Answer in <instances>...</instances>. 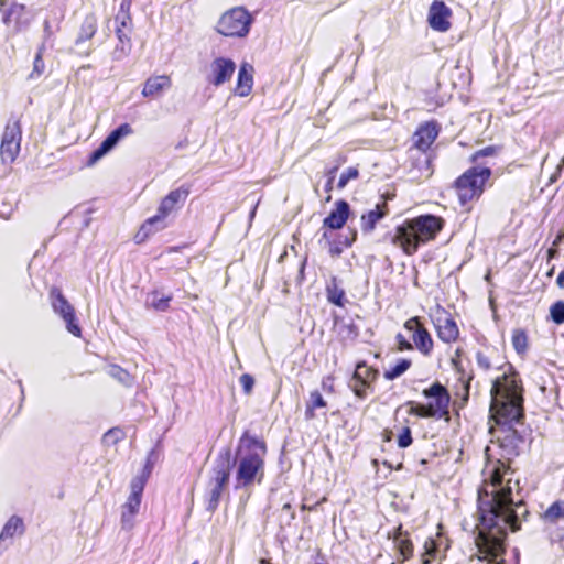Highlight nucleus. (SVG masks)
<instances>
[{
	"instance_id": "nucleus-1",
	"label": "nucleus",
	"mask_w": 564,
	"mask_h": 564,
	"mask_svg": "<svg viewBox=\"0 0 564 564\" xmlns=\"http://www.w3.org/2000/svg\"><path fill=\"white\" fill-rule=\"evenodd\" d=\"M523 392L524 388L520 375L511 365L492 381L490 415L498 426L496 437L500 449V458L490 463L484 471V479L477 490V505L479 503V492L489 482L491 476L497 474L499 476L497 491H499V488L506 489L509 487V497L513 502L512 509L516 510L517 519L527 521L530 512L522 499H514L513 487L518 486L519 481H513L514 470L510 466V463L520 455L525 443L523 435L513 427L514 423H521L524 419Z\"/></svg>"
},
{
	"instance_id": "nucleus-2",
	"label": "nucleus",
	"mask_w": 564,
	"mask_h": 564,
	"mask_svg": "<svg viewBox=\"0 0 564 564\" xmlns=\"http://www.w3.org/2000/svg\"><path fill=\"white\" fill-rule=\"evenodd\" d=\"M498 475L490 480L479 492V503L476 511V524L474 528V543L477 547L476 558L487 564H507L508 532H517L521 529L522 521L517 519L510 489L499 488Z\"/></svg>"
},
{
	"instance_id": "nucleus-3",
	"label": "nucleus",
	"mask_w": 564,
	"mask_h": 564,
	"mask_svg": "<svg viewBox=\"0 0 564 564\" xmlns=\"http://www.w3.org/2000/svg\"><path fill=\"white\" fill-rule=\"evenodd\" d=\"M442 216L421 214L404 219L392 231L383 236V241L399 248L405 256H414L420 247L434 241L445 228Z\"/></svg>"
},
{
	"instance_id": "nucleus-4",
	"label": "nucleus",
	"mask_w": 564,
	"mask_h": 564,
	"mask_svg": "<svg viewBox=\"0 0 564 564\" xmlns=\"http://www.w3.org/2000/svg\"><path fill=\"white\" fill-rule=\"evenodd\" d=\"M268 446L262 437L245 431L236 451V488H248L261 484L264 477Z\"/></svg>"
},
{
	"instance_id": "nucleus-5",
	"label": "nucleus",
	"mask_w": 564,
	"mask_h": 564,
	"mask_svg": "<svg viewBox=\"0 0 564 564\" xmlns=\"http://www.w3.org/2000/svg\"><path fill=\"white\" fill-rule=\"evenodd\" d=\"M421 395L424 402L409 401V414L421 419L451 422L452 397L448 389L440 381L434 380L422 389Z\"/></svg>"
},
{
	"instance_id": "nucleus-6",
	"label": "nucleus",
	"mask_w": 564,
	"mask_h": 564,
	"mask_svg": "<svg viewBox=\"0 0 564 564\" xmlns=\"http://www.w3.org/2000/svg\"><path fill=\"white\" fill-rule=\"evenodd\" d=\"M192 192V184H182L180 187L170 191L160 202L158 212L154 216L145 219L134 235V242L141 245L145 242L156 231L166 227L164 223L173 212L178 210L188 198Z\"/></svg>"
},
{
	"instance_id": "nucleus-7",
	"label": "nucleus",
	"mask_w": 564,
	"mask_h": 564,
	"mask_svg": "<svg viewBox=\"0 0 564 564\" xmlns=\"http://www.w3.org/2000/svg\"><path fill=\"white\" fill-rule=\"evenodd\" d=\"M492 171L487 166H471L453 183V188L462 206L478 200L489 182Z\"/></svg>"
},
{
	"instance_id": "nucleus-8",
	"label": "nucleus",
	"mask_w": 564,
	"mask_h": 564,
	"mask_svg": "<svg viewBox=\"0 0 564 564\" xmlns=\"http://www.w3.org/2000/svg\"><path fill=\"white\" fill-rule=\"evenodd\" d=\"M253 22L252 15L243 7H235L221 14L216 31L226 37H245Z\"/></svg>"
},
{
	"instance_id": "nucleus-9",
	"label": "nucleus",
	"mask_w": 564,
	"mask_h": 564,
	"mask_svg": "<svg viewBox=\"0 0 564 564\" xmlns=\"http://www.w3.org/2000/svg\"><path fill=\"white\" fill-rule=\"evenodd\" d=\"M430 321L437 338L447 345L455 344L460 337V329L453 314L442 304L436 303L429 312Z\"/></svg>"
},
{
	"instance_id": "nucleus-10",
	"label": "nucleus",
	"mask_w": 564,
	"mask_h": 564,
	"mask_svg": "<svg viewBox=\"0 0 564 564\" xmlns=\"http://www.w3.org/2000/svg\"><path fill=\"white\" fill-rule=\"evenodd\" d=\"M379 376L380 371L375 366L368 365L366 360L357 361L349 381L354 395L359 400L367 399L375 392Z\"/></svg>"
},
{
	"instance_id": "nucleus-11",
	"label": "nucleus",
	"mask_w": 564,
	"mask_h": 564,
	"mask_svg": "<svg viewBox=\"0 0 564 564\" xmlns=\"http://www.w3.org/2000/svg\"><path fill=\"white\" fill-rule=\"evenodd\" d=\"M48 295L53 311L63 318L67 330L75 337H82V328L77 323L75 308L64 296L62 290L58 286H52Z\"/></svg>"
},
{
	"instance_id": "nucleus-12",
	"label": "nucleus",
	"mask_w": 564,
	"mask_h": 564,
	"mask_svg": "<svg viewBox=\"0 0 564 564\" xmlns=\"http://www.w3.org/2000/svg\"><path fill=\"white\" fill-rule=\"evenodd\" d=\"M433 155L429 151H421L409 148L406 158V169L411 181L421 183L430 178L433 173Z\"/></svg>"
},
{
	"instance_id": "nucleus-13",
	"label": "nucleus",
	"mask_w": 564,
	"mask_h": 564,
	"mask_svg": "<svg viewBox=\"0 0 564 564\" xmlns=\"http://www.w3.org/2000/svg\"><path fill=\"white\" fill-rule=\"evenodd\" d=\"M22 140V129L18 120L9 121L3 130L1 144H0V156L4 164H11L15 161L20 153Z\"/></svg>"
},
{
	"instance_id": "nucleus-14",
	"label": "nucleus",
	"mask_w": 564,
	"mask_h": 564,
	"mask_svg": "<svg viewBox=\"0 0 564 564\" xmlns=\"http://www.w3.org/2000/svg\"><path fill=\"white\" fill-rule=\"evenodd\" d=\"M144 480L140 477L132 479L130 484L131 492L127 501L121 506V528L123 530H132L134 527V518L139 512L142 494L144 490Z\"/></svg>"
},
{
	"instance_id": "nucleus-15",
	"label": "nucleus",
	"mask_w": 564,
	"mask_h": 564,
	"mask_svg": "<svg viewBox=\"0 0 564 564\" xmlns=\"http://www.w3.org/2000/svg\"><path fill=\"white\" fill-rule=\"evenodd\" d=\"M411 334L412 344L424 357H430L434 350V339L420 316H412L403 323Z\"/></svg>"
},
{
	"instance_id": "nucleus-16",
	"label": "nucleus",
	"mask_w": 564,
	"mask_h": 564,
	"mask_svg": "<svg viewBox=\"0 0 564 564\" xmlns=\"http://www.w3.org/2000/svg\"><path fill=\"white\" fill-rule=\"evenodd\" d=\"M441 131L442 126L435 119L421 122L412 135L411 148L430 152Z\"/></svg>"
},
{
	"instance_id": "nucleus-17",
	"label": "nucleus",
	"mask_w": 564,
	"mask_h": 564,
	"mask_svg": "<svg viewBox=\"0 0 564 564\" xmlns=\"http://www.w3.org/2000/svg\"><path fill=\"white\" fill-rule=\"evenodd\" d=\"M351 214L349 204L344 199H338L334 204V208L330 213L323 219L322 229L324 239H328L329 231L341 229L347 220L349 219Z\"/></svg>"
},
{
	"instance_id": "nucleus-18",
	"label": "nucleus",
	"mask_w": 564,
	"mask_h": 564,
	"mask_svg": "<svg viewBox=\"0 0 564 564\" xmlns=\"http://www.w3.org/2000/svg\"><path fill=\"white\" fill-rule=\"evenodd\" d=\"M236 68V63L231 58L223 56L214 58L206 77L208 84L219 87L230 82Z\"/></svg>"
},
{
	"instance_id": "nucleus-19",
	"label": "nucleus",
	"mask_w": 564,
	"mask_h": 564,
	"mask_svg": "<svg viewBox=\"0 0 564 564\" xmlns=\"http://www.w3.org/2000/svg\"><path fill=\"white\" fill-rule=\"evenodd\" d=\"M234 464L230 447L221 448L215 458L208 482L228 485Z\"/></svg>"
},
{
	"instance_id": "nucleus-20",
	"label": "nucleus",
	"mask_w": 564,
	"mask_h": 564,
	"mask_svg": "<svg viewBox=\"0 0 564 564\" xmlns=\"http://www.w3.org/2000/svg\"><path fill=\"white\" fill-rule=\"evenodd\" d=\"M133 133V129L129 123H122L115 130H112L106 139L100 143V145L94 150L87 161L88 165H94L98 162L106 153H108L111 149H113L120 140L126 137H129Z\"/></svg>"
},
{
	"instance_id": "nucleus-21",
	"label": "nucleus",
	"mask_w": 564,
	"mask_h": 564,
	"mask_svg": "<svg viewBox=\"0 0 564 564\" xmlns=\"http://www.w3.org/2000/svg\"><path fill=\"white\" fill-rule=\"evenodd\" d=\"M452 10L442 0H434L429 10L427 21L434 31L447 32L451 26Z\"/></svg>"
},
{
	"instance_id": "nucleus-22",
	"label": "nucleus",
	"mask_w": 564,
	"mask_h": 564,
	"mask_svg": "<svg viewBox=\"0 0 564 564\" xmlns=\"http://www.w3.org/2000/svg\"><path fill=\"white\" fill-rule=\"evenodd\" d=\"M31 21V14L22 3L13 2L2 13V22L7 26H12L14 33L25 29Z\"/></svg>"
},
{
	"instance_id": "nucleus-23",
	"label": "nucleus",
	"mask_w": 564,
	"mask_h": 564,
	"mask_svg": "<svg viewBox=\"0 0 564 564\" xmlns=\"http://www.w3.org/2000/svg\"><path fill=\"white\" fill-rule=\"evenodd\" d=\"M388 538L393 543V549L399 553V562L403 563L411 560L414 555V544L412 542L410 532L403 530V525L400 523Z\"/></svg>"
},
{
	"instance_id": "nucleus-24",
	"label": "nucleus",
	"mask_w": 564,
	"mask_h": 564,
	"mask_svg": "<svg viewBox=\"0 0 564 564\" xmlns=\"http://www.w3.org/2000/svg\"><path fill=\"white\" fill-rule=\"evenodd\" d=\"M390 214L387 200L378 203L373 209L364 213L360 217L361 230L366 234L372 232L377 224Z\"/></svg>"
},
{
	"instance_id": "nucleus-25",
	"label": "nucleus",
	"mask_w": 564,
	"mask_h": 564,
	"mask_svg": "<svg viewBox=\"0 0 564 564\" xmlns=\"http://www.w3.org/2000/svg\"><path fill=\"white\" fill-rule=\"evenodd\" d=\"M172 87V78L169 75L150 76L143 84L142 96L144 98H158Z\"/></svg>"
},
{
	"instance_id": "nucleus-26",
	"label": "nucleus",
	"mask_w": 564,
	"mask_h": 564,
	"mask_svg": "<svg viewBox=\"0 0 564 564\" xmlns=\"http://www.w3.org/2000/svg\"><path fill=\"white\" fill-rule=\"evenodd\" d=\"M254 68L251 64L243 62L239 66L235 94L239 97H247L252 91Z\"/></svg>"
},
{
	"instance_id": "nucleus-27",
	"label": "nucleus",
	"mask_w": 564,
	"mask_h": 564,
	"mask_svg": "<svg viewBox=\"0 0 564 564\" xmlns=\"http://www.w3.org/2000/svg\"><path fill=\"white\" fill-rule=\"evenodd\" d=\"M97 31H98L97 15L94 12L87 13L84 17V19L79 25V29H78V32H77V35L75 39V44L80 45V44H84V43L93 40V37L96 35Z\"/></svg>"
},
{
	"instance_id": "nucleus-28",
	"label": "nucleus",
	"mask_w": 564,
	"mask_h": 564,
	"mask_svg": "<svg viewBox=\"0 0 564 564\" xmlns=\"http://www.w3.org/2000/svg\"><path fill=\"white\" fill-rule=\"evenodd\" d=\"M326 299L330 304H334L338 307H344L347 303L346 292L340 286L339 281L336 276H332L327 282L326 288Z\"/></svg>"
},
{
	"instance_id": "nucleus-29",
	"label": "nucleus",
	"mask_w": 564,
	"mask_h": 564,
	"mask_svg": "<svg viewBox=\"0 0 564 564\" xmlns=\"http://www.w3.org/2000/svg\"><path fill=\"white\" fill-rule=\"evenodd\" d=\"M133 30L115 29L118 44L113 48L112 55L115 59H121L129 55L132 48L131 35Z\"/></svg>"
},
{
	"instance_id": "nucleus-30",
	"label": "nucleus",
	"mask_w": 564,
	"mask_h": 564,
	"mask_svg": "<svg viewBox=\"0 0 564 564\" xmlns=\"http://www.w3.org/2000/svg\"><path fill=\"white\" fill-rule=\"evenodd\" d=\"M463 354V348H456L455 350V354L454 356L452 357L451 359V362L453 365V367L458 371V372H462V377L459 378V381L462 382V386H463V395H462V404H460V408H463L469 400V390H470V381L473 379V376L471 375H465L464 373V370H463V366H462V362H460V356Z\"/></svg>"
},
{
	"instance_id": "nucleus-31",
	"label": "nucleus",
	"mask_w": 564,
	"mask_h": 564,
	"mask_svg": "<svg viewBox=\"0 0 564 564\" xmlns=\"http://www.w3.org/2000/svg\"><path fill=\"white\" fill-rule=\"evenodd\" d=\"M131 7L132 0H121L119 10L115 15V29L133 30Z\"/></svg>"
},
{
	"instance_id": "nucleus-32",
	"label": "nucleus",
	"mask_w": 564,
	"mask_h": 564,
	"mask_svg": "<svg viewBox=\"0 0 564 564\" xmlns=\"http://www.w3.org/2000/svg\"><path fill=\"white\" fill-rule=\"evenodd\" d=\"M228 485L208 482V489L205 494L206 510L215 512L218 509L221 496Z\"/></svg>"
},
{
	"instance_id": "nucleus-33",
	"label": "nucleus",
	"mask_w": 564,
	"mask_h": 564,
	"mask_svg": "<svg viewBox=\"0 0 564 564\" xmlns=\"http://www.w3.org/2000/svg\"><path fill=\"white\" fill-rule=\"evenodd\" d=\"M327 406V401L323 398L318 390H312L310 392L308 400L305 403V420L311 421L316 417V410Z\"/></svg>"
},
{
	"instance_id": "nucleus-34",
	"label": "nucleus",
	"mask_w": 564,
	"mask_h": 564,
	"mask_svg": "<svg viewBox=\"0 0 564 564\" xmlns=\"http://www.w3.org/2000/svg\"><path fill=\"white\" fill-rule=\"evenodd\" d=\"M543 522L549 524H556L561 519H564V500H555L547 509L541 514Z\"/></svg>"
},
{
	"instance_id": "nucleus-35",
	"label": "nucleus",
	"mask_w": 564,
	"mask_h": 564,
	"mask_svg": "<svg viewBox=\"0 0 564 564\" xmlns=\"http://www.w3.org/2000/svg\"><path fill=\"white\" fill-rule=\"evenodd\" d=\"M412 367V360L409 358H400L394 365L390 366L383 372V378L393 381L403 376Z\"/></svg>"
},
{
	"instance_id": "nucleus-36",
	"label": "nucleus",
	"mask_w": 564,
	"mask_h": 564,
	"mask_svg": "<svg viewBox=\"0 0 564 564\" xmlns=\"http://www.w3.org/2000/svg\"><path fill=\"white\" fill-rule=\"evenodd\" d=\"M511 344H512L513 349L519 355H524L527 352L528 346H529V339H528L527 332L522 328L514 329L511 335Z\"/></svg>"
},
{
	"instance_id": "nucleus-37",
	"label": "nucleus",
	"mask_w": 564,
	"mask_h": 564,
	"mask_svg": "<svg viewBox=\"0 0 564 564\" xmlns=\"http://www.w3.org/2000/svg\"><path fill=\"white\" fill-rule=\"evenodd\" d=\"M438 553V543L433 538H427L423 544V552L421 554L422 564H432Z\"/></svg>"
},
{
	"instance_id": "nucleus-38",
	"label": "nucleus",
	"mask_w": 564,
	"mask_h": 564,
	"mask_svg": "<svg viewBox=\"0 0 564 564\" xmlns=\"http://www.w3.org/2000/svg\"><path fill=\"white\" fill-rule=\"evenodd\" d=\"M152 297L151 302L148 305L159 312H165L170 307V302L172 301V294L169 295H160L158 290H154L150 293Z\"/></svg>"
},
{
	"instance_id": "nucleus-39",
	"label": "nucleus",
	"mask_w": 564,
	"mask_h": 564,
	"mask_svg": "<svg viewBox=\"0 0 564 564\" xmlns=\"http://www.w3.org/2000/svg\"><path fill=\"white\" fill-rule=\"evenodd\" d=\"M44 53H45V46L41 45L37 48V52L35 54V57L33 61V69L31 72V74L29 75V78L36 79V78H40L44 74V70H45V63L43 59Z\"/></svg>"
},
{
	"instance_id": "nucleus-40",
	"label": "nucleus",
	"mask_w": 564,
	"mask_h": 564,
	"mask_svg": "<svg viewBox=\"0 0 564 564\" xmlns=\"http://www.w3.org/2000/svg\"><path fill=\"white\" fill-rule=\"evenodd\" d=\"M501 148L499 145H487L480 150L474 152L469 161L471 163H479L482 158L487 156H496L500 152Z\"/></svg>"
},
{
	"instance_id": "nucleus-41",
	"label": "nucleus",
	"mask_w": 564,
	"mask_h": 564,
	"mask_svg": "<svg viewBox=\"0 0 564 564\" xmlns=\"http://www.w3.org/2000/svg\"><path fill=\"white\" fill-rule=\"evenodd\" d=\"M397 444L400 448H408L413 444L412 430L409 425H404L397 434Z\"/></svg>"
},
{
	"instance_id": "nucleus-42",
	"label": "nucleus",
	"mask_w": 564,
	"mask_h": 564,
	"mask_svg": "<svg viewBox=\"0 0 564 564\" xmlns=\"http://www.w3.org/2000/svg\"><path fill=\"white\" fill-rule=\"evenodd\" d=\"M359 177V170L358 167L356 166H350L348 167L346 171H344L340 176H339V180L337 182V188L338 189H343L346 187V185L352 181V180H357Z\"/></svg>"
},
{
	"instance_id": "nucleus-43",
	"label": "nucleus",
	"mask_w": 564,
	"mask_h": 564,
	"mask_svg": "<svg viewBox=\"0 0 564 564\" xmlns=\"http://www.w3.org/2000/svg\"><path fill=\"white\" fill-rule=\"evenodd\" d=\"M551 319L556 325L564 324V301H556L550 307Z\"/></svg>"
},
{
	"instance_id": "nucleus-44",
	"label": "nucleus",
	"mask_w": 564,
	"mask_h": 564,
	"mask_svg": "<svg viewBox=\"0 0 564 564\" xmlns=\"http://www.w3.org/2000/svg\"><path fill=\"white\" fill-rule=\"evenodd\" d=\"M110 376L112 378L117 379L118 381L122 382L126 386H129L132 382L131 375L126 369H123L122 367H120L118 365L111 366Z\"/></svg>"
},
{
	"instance_id": "nucleus-45",
	"label": "nucleus",
	"mask_w": 564,
	"mask_h": 564,
	"mask_svg": "<svg viewBox=\"0 0 564 564\" xmlns=\"http://www.w3.org/2000/svg\"><path fill=\"white\" fill-rule=\"evenodd\" d=\"M105 440L111 441L112 444H117L126 437V434L120 427H112L105 433Z\"/></svg>"
},
{
	"instance_id": "nucleus-46",
	"label": "nucleus",
	"mask_w": 564,
	"mask_h": 564,
	"mask_svg": "<svg viewBox=\"0 0 564 564\" xmlns=\"http://www.w3.org/2000/svg\"><path fill=\"white\" fill-rule=\"evenodd\" d=\"M245 394L249 395L254 387V378L250 373H243L239 378Z\"/></svg>"
},
{
	"instance_id": "nucleus-47",
	"label": "nucleus",
	"mask_w": 564,
	"mask_h": 564,
	"mask_svg": "<svg viewBox=\"0 0 564 564\" xmlns=\"http://www.w3.org/2000/svg\"><path fill=\"white\" fill-rule=\"evenodd\" d=\"M476 361H477L478 367L485 371H489L494 368L491 358L482 351H478L476 354Z\"/></svg>"
},
{
	"instance_id": "nucleus-48",
	"label": "nucleus",
	"mask_w": 564,
	"mask_h": 564,
	"mask_svg": "<svg viewBox=\"0 0 564 564\" xmlns=\"http://www.w3.org/2000/svg\"><path fill=\"white\" fill-rule=\"evenodd\" d=\"M395 341L398 351H410L415 348L414 345L410 340H408L405 336L401 333H398L395 335Z\"/></svg>"
},
{
	"instance_id": "nucleus-49",
	"label": "nucleus",
	"mask_w": 564,
	"mask_h": 564,
	"mask_svg": "<svg viewBox=\"0 0 564 564\" xmlns=\"http://www.w3.org/2000/svg\"><path fill=\"white\" fill-rule=\"evenodd\" d=\"M322 389L328 393L334 394L336 392L335 389V377L333 375L326 376L322 379Z\"/></svg>"
},
{
	"instance_id": "nucleus-50",
	"label": "nucleus",
	"mask_w": 564,
	"mask_h": 564,
	"mask_svg": "<svg viewBox=\"0 0 564 564\" xmlns=\"http://www.w3.org/2000/svg\"><path fill=\"white\" fill-rule=\"evenodd\" d=\"M326 500H327L326 497H323L321 500L316 501L314 505H307L306 503V499L304 498L303 502L301 505V510H303V511H315L317 506L322 505Z\"/></svg>"
},
{
	"instance_id": "nucleus-51",
	"label": "nucleus",
	"mask_w": 564,
	"mask_h": 564,
	"mask_svg": "<svg viewBox=\"0 0 564 564\" xmlns=\"http://www.w3.org/2000/svg\"><path fill=\"white\" fill-rule=\"evenodd\" d=\"M334 182L333 180H327L324 186L325 192L327 193V196L325 197V202L329 203L332 200V192L334 189Z\"/></svg>"
},
{
	"instance_id": "nucleus-52",
	"label": "nucleus",
	"mask_w": 564,
	"mask_h": 564,
	"mask_svg": "<svg viewBox=\"0 0 564 564\" xmlns=\"http://www.w3.org/2000/svg\"><path fill=\"white\" fill-rule=\"evenodd\" d=\"M558 254H560V252H558V246H554V245L552 243V246H551V247L547 249V251H546V259H547V261L550 262V261H552L553 259L557 258V257H558Z\"/></svg>"
},
{
	"instance_id": "nucleus-53",
	"label": "nucleus",
	"mask_w": 564,
	"mask_h": 564,
	"mask_svg": "<svg viewBox=\"0 0 564 564\" xmlns=\"http://www.w3.org/2000/svg\"><path fill=\"white\" fill-rule=\"evenodd\" d=\"M357 238V232L354 231L351 237H345V239L343 241H340V243L346 247V248H349L351 247V245L354 243V241L356 240Z\"/></svg>"
},
{
	"instance_id": "nucleus-54",
	"label": "nucleus",
	"mask_w": 564,
	"mask_h": 564,
	"mask_svg": "<svg viewBox=\"0 0 564 564\" xmlns=\"http://www.w3.org/2000/svg\"><path fill=\"white\" fill-rule=\"evenodd\" d=\"M282 510L289 512L290 520H294L295 519V511L293 510L291 503H289V502L284 503L283 507H282Z\"/></svg>"
},
{
	"instance_id": "nucleus-55",
	"label": "nucleus",
	"mask_w": 564,
	"mask_h": 564,
	"mask_svg": "<svg viewBox=\"0 0 564 564\" xmlns=\"http://www.w3.org/2000/svg\"><path fill=\"white\" fill-rule=\"evenodd\" d=\"M564 242V228L560 230V232L556 235L555 239L553 240L554 246H560Z\"/></svg>"
},
{
	"instance_id": "nucleus-56",
	"label": "nucleus",
	"mask_w": 564,
	"mask_h": 564,
	"mask_svg": "<svg viewBox=\"0 0 564 564\" xmlns=\"http://www.w3.org/2000/svg\"><path fill=\"white\" fill-rule=\"evenodd\" d=\"M306 258L302 261L300 270H299V278L300 281H303L305 279V268H306Z\"/></svg>"
},
{
	"instance_id": "nucleus-57",
	"label": "nucleus",
	"mask_w": 564,
	"mask_h": 564,
	"mask_svg": "<svg viewBox=\"0 0 564 564\" xmlns=\"http://www.w3.org/2000/svg\"><path fill=\"white\" fill-rule=\"evenodd\" d=\"M556 285L560 289H564V269L560 272V274L556 278Z\"/></svg>"
},
{
	"instance_id": "nucleus-58",
	"label": "nucleus",
	"mask_w": 564,
	"mask_h": 564,
	"mask_svg": "<svg viewBox=\"0 0 564 564\" xmlns=\"http://www.w3.org/2000/svg\"><path fill=\"white\" fill-rule=\"evenodd\" d=\"M337 170H338V167H337V166H334V167L329 169V170L326 172L327 180H333V181H335V175H336Z\"/></svg>"
},
{
	"instance_id": "nucleus-59",
	"label": "nucleus",
	"mask_w": 564,
	"mask_h": 564,
	"mask_svg": "<svg viewBox=\"0 0 564 564\" xmlns=\"http://www.w3.org/2000/svg\"><path fill=\"white\" fill-rule=\"evenodd\" d=\"M340 252H341V249L339 247H330V253L339 254Z\"/></svg>"
},
{
	"instance_id": "nucleus-60",
	"label": "nucleus",
	"mask_w": 564,
	"mask_h": 564,
	"mask_svg": "<svg viewBox=\"0 0 564 564\" xmlns=\"http://www.w3.org/2000/svg\"><path fill=\"white\" fill-rule=\"evenodd\" d=\"M391 434H392V432H391V431H386V434H384L383 441H384V442H390V441H391Z\"/></svg>"
},
{
	"instance_id": "nucleus-61",
	"label": "nucleus",
	"mask_w": 564,
	"mask_h": 564,
	"mask_svg": "<svg viewBox=\"0 0 564 564\" xmlns=\"http://www.w3.org/2000/svg\"><path fill=\"white\" fill-rule=\"evenodd\" d=\"M555 267L553 265L546 273L549 278H551L554 274Z\"/></svg>"
},
{
	"instance_id": "nucleus-62",
	"label": "nucleus",
	"mask_w": 564,
	"mask_h": 564,
	"mask_svg": "<svg viewBox=\"0 0 564 564\" xmlns=\"http://www.w3.org/2000/svg\"><path fill=\"white\" fill-rule=\"evenodd\" d=\"M259 563H260V564H272V563H270V561H269V560H265V558H261V560L259 561Z\"/></svg>"
},
{
	"instance_id": "nucleus-63",
	"label": "nucleus",
	"mask_w": 564,
	"mask_h": 564,
	"mask_svg": "<svg viewBox=\"0 0 564 564\" xmlns=\"http://www.w3.org/2000/svg\"><path fill=\"white\" fill-rule=\"evenodd\" d=\"M383 465L387 466L388 468H392V465L390 463H388L387 460L383 462Z\"/></svg>"
},
{
	"instance_id": "nucleus-64",
	"label": "nucleus",
	"mask_w": 564,
	"mask_h": 564,
	"mask_svg": "<svg viewBox=\"0 0 564 564\" xmlns=\"http://www.w3.org/2000/svg\"><path fill=\"white\" fill-rule=\"evenodd\" d=\"M402 468H403V464L402 463L398 464V466L395 467L397 470H401Z\"/></svg>"
}]
</instances>
